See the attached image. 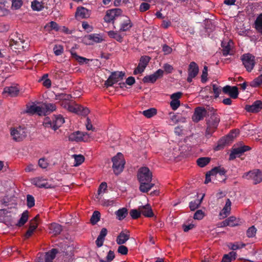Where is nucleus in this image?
<instances>
[{
    "instance_id": "obj_1",
    "label": "nucleus",
    "mask_w": 262,
    "mask_h": 262,
    "mask_svg": "<svg viewBox=\"0 0 262 262\" xmlns=\"http://www.w3.org/2000/svg\"><path fill=\"white\" fill-rule=\"evenodd\" d=\"M152 177L151 172L147 167H142L138 170L137 177L140 183L139 189L142 192H147L154 186L151 183Z\"/></svg>"
},
{
    "instance_id": "obj_2",
    "label": "nucleus",
    "mask_w": 262,
    "mask_h": 262,
    "mask_svg": "<svg viewBox=\"0 0 262 262\" xmlns=\"http://www.w3.org/2000/svg\"><path fill=\"white\" fill-rule=\"evenodd\" d=\"M209 116L210 117L206 120L207 128L205 133V136L208 138L211 136L217 128L220 121V118L216 113V110L212 107L210 111Z\"/></svg>"
},
{
    "instance_id": "obj_3",
    "label": "nucleus",
    "mask_w": 262,
    "mask_h": 262,
    "mask_svg": "<svg viewBox=\"0 0 262 262\" xmlns=\"http://www.w3.org/2000/svg\"><path fill=\"white\" fill-rule=\"evenodd\" d=\"M64 122V119L60 115H54L52 120L49 118H46L44 121V125L46 127L51 128L54 130L57 129Z\"/></svg>"
},
{
    "instance_id": "obj_4",
    "label": "nucleus",
    "mask_w": 262,
    "mask_h": 262,
    "mask_svg": "<svg viewBox=\"0 0 262 262\" xmlns=\"http://www.w3.org/2000/svg\"><path fill=\"white\" fill-rule=\"evenodd\" d=\"M113 168L116 174H119L122 171L125 164V160L123 155L121 152H118L112 158Z\"/></svg>"
},
{
    "instance_id": "obj_5",
    "label": "nucleus",
    "mask_w": 262,
    "mask_h": 262,
    "mask_svg": "<svg viewBox=\"0 0 262 262\" xmlns=\"http://www.w3.org/2000/svg\"><path fill=\"white\" fill-rule=\"evenodd\" d=\"M10 135L14 141L20 142L26 138L27 132L25 127L19 126L12 128L10 131Z\"/></svg>"
},
{
    "instance_id": "obj_6",
    "label": "nucleus",
    "mask_w": 262,
    "mask_h": 262,
    "mask_svg": "<svg viewBox=\"0 0 262 262\" xmlns=\"http://www.w3.org/2000/svg\"><path fill=\"white\" fill-rule=\"evenodd\" d=\"M211 107L207 106L206 108L198 106L196 107L192 117V119L194 122H198L203 120L206 116H209V113Z\"/></svg>"
},
{
    "instance_id": "obj_7",
    "label": "nucleus",
    "mask_w": 262,
    "mask_h": 262,
    "mask_svg": "<svg viewBox=\"0 0 262 262\" xmlns=\"http://www.w3.org/2000/svg\"><path fill=\"white\" fill-rule=\"evenodd\" d=\"M241 59L248 72H250L253 69L256 63L254 56L250 53L244 54L241 56Z\"/></svg>"
},
{
    "instance_id": "obj_8",
    "label": "nucleus",
    "mask_w": 262,
    "mask_h": 262,
    "mask_svg": "<svg viewBox=\"0 0 262 262\" xmlns=\"http://www.w3.org/2000/svg\"><path fill=\"white\" fill-rule=\"evenodd\" d=\"M243 178L248 180H252L253 184L256 185L262 182V171L259 169H254L245 173Z\"/></svg>"
},
{
    "instance_id": "obj_9",
    "label": "nucleus",
    "mask_w": 262,
    "mask_h": 262,
    "mask_svg": "<svg viewBox=\"0 0 262 262\" xmlns=\"http://www.w3.org/2000/svg\"><path fill=\"white\" fill-rule=\"evenodd\" d=\"M124 74V73L122 72H112L107 80L105 82V86L106 87L112 86L114 84L122 80Z\"/></svg>"
},
{
    "instance_id": "obj_10",
    "label": "nucleus",
    "mask_w": 262,
    "mask_h": 262,
    "mask_svg": "<svg viewBox=\"0 0 262 262\" xmlns=\"http://www.w3.org/2000/svg\"><path fill=\"white\" fill-rule=\"evenodd\" d=\"M89 135L86 133L77 131L71 134L69 136V139L71 141L86 142L89 139Z\"/></svg>"
},
{
    "instance_id": "obj_11",
    "label": "nucleus",
    "mask_w": 262,
    "mask_h": 262,
    "mask_svg": "<svg viewBox=\"0 0 262 262\" xmlns=\"http://www.w3.org/2000/svg\"><path fill=\"white\" fill-rule=\"evenodd\" d=\"M122 11L121 9L115 8L108 10L106 11L104 17V20L106 23H110L113 21L116 17L121 15Z\"/></svg>"
},
{
    "instance_id": "obj_12",
    "label": "nucleus",
    "mask_w": 262,
    "mask_h": 262,
    "mask_svg": "<svg viewBox=\"0 0 262 262\" xmlns=\"http://www.w3.org/2000/svg\"><path fill=\"white\" fill-rule=\"evenodd\" d=\"M164 71L161 69L158 70L154 74L145 76L142 81L144 83H154L156 80L163 77Z\"/></svg>"
},
{
    "instance_id": "obj_13",
    "label": "nucleus",
    "mask_w": 262,
    "mask_h": 262,
    "mask_svg": "<svg viewBox=\"0 0 262 262\" xmlns=\"http://www.w3.org/2000/svg\"><path fill=\"white\" fill-rule=\"evenodd\" d=\"M251 148L247 145H242L240 147L234 148L231 151L229 156V160H233L237 157H239L244 152L249 151Z\"/></svg>"
},
{
    "instance_id": "obj_14",
    "label": "nucleus",
    "mask_w": 262,
    "mask_h": 262,
    "mask_svg": "<svg viewBox=\"0 0 262 262\" xmlns=\"http://www.w3.org/2000/svg\"><path fill=\"white\" fill-rule=\"evenodd\" d=\"M150 58L147 56H143L140 58L138 67L135 69L134 74L137 75L144 72L145 68L148 64Z\"/></svg>"
},
{
    "instance_id": "obj_15",
    "label": "nucleus",
    "mask_w": 262,
    "mask_h": 262,
    "mask_svg": "<svg viewBox=\"0 0 262 262\" xmlns=\"http://www.w3.org/2000/svg\"><path fill=\"white\" fill-rule=\"evenodd\" d=\"M58 251L56 249H52L45 253H42L38 257L41 261L44 260L45 262H53V260L55 258L56 255Z\"/></svg>"
},
{
    "instance_id": "obj_16",
    "label": "nucleus",
    "mask_w": 262,
    "mask_h": 262,
    "mask_svg": "<svg viewBox=\"0 0 262 262\" xmlns=\"http://www.w3.org/2000/svg\"><path fill=\"white\" fill-rule=\"evenodd\" d=\"M262 109V102L260 100H256L252 105H247L245 110L249 113H256L259 112Z\"/></svg>"
},
{
    "instance_id": "obj_17",
    "label": "nucleus",
    "mask_w": 262,
    "mask_h": 262,
    "mask_svg": "<svg viewBox=\"0 0 262 262\" xmlns=\"http://www.w3.org/2000/svg\"><path fill=\"white\" fill-rule=\"evenodd\" d=\"M223 91L225 94H228L233 99H236L238 97V88L235 86L226 85L223 88Z\"/></svg>"
},
{
    "instance_id": "obj_18",
    "label": "nucleus",
    "mask_w": 262,
    "mask_h": 262,
    "mask_svg": "<svg viewBox=\"0 0 262 262\" xmlns=\"http://www.w3.org/2000/svg\"><path fill=\"white\" fill-rule=\"evenodd\" d=\"M130 237V232L127 230L122 231L118 235L116 239V243L118 245L125 244Z\"/></svg>"
},
{
    "instance_id": "obj_19",
    "label": "nucleus",
    "mask_w": 262,
    "mask_h": 262,
    "mask_svg": "<svg viewBox=\"0 0 262 262\" xmlns=\"http://www.w3.org/2000/svg\"><path fill=\"white\" fill-rule=\"evenodd\" d=\"M233 45V42L230 40L228 42L223 41L222 42V53L223 55L224 56H226L228 55H233V51L232 49V46Z\"/></svg>"
},
{
    "instance_id": "obj_20",
    "label": "nucleus",
    "mask_w": 262,
    "mask_h": 262,
    "mask_svg": "<svg viewBox=\"0 0 262 262\" xmlns=\"http://www.w3.org/2000/svg\"><path fill=\"white\" fill-rule=\"evenodd\" d=\"M133 26V24L132 23L129 18L127 16H125L124 19L120 25V32H126L129 31Z\"/></svg>"
},
{
    "instance_id": "obj_21",
    "label": "nucleus",
    "mask_w": 262,
    "mask_h": 262,
    "mask_svg": "<svg viewBox=\"0 0 262 262\" xmlns=\"http://www.w3.org/2000/svg\"><path fill=\"white\" fill-rule=\"evenodd\" d=\"M32 183L40 188H51V185L49 184L42 177H37L33 179Z\"/></svg>"
},
{
    "instance_id": "obj_22",
    "label": "nucleus",
    "mask_w": 262,
    "mask_h": 262,
    "mask_svg": "<svg viewBox=\"0 0 262 262\" xmlns=\"http://www.w3.org/2000/svg\"><path fill=\"white\" fill-rule=\"evenodd\" d=\"M27 112L31 114L37 113L39 115H45V111L43 110V104L41 106L35 104L31 105L28 108Z\"/></svg>"
},
{
    "instance_id": "obj_23",
    "label": "nucleus",
    "mask_w": 262,
    "mask_h": 262,
    "mask_svg": "<svg viewBox=\"0 0 262 262\" xmlns=\"http://www.w3.org/2000/svg\"><path fill=\"white\" fill-rule=\"evenodd\" d=\"M139 209L141 211V214L147 217H151L154 216V213L152 209L149 204L139 207Z\"/></svg>"
},
{
    "instance_id": "obj_24",
    "label": "nucleus",
    "mask_w": 262,
    "mask_h": 262,
    "mask_svg": "<svg viewBox=\"0 0 262 262\" xmlns=\"http://www.w3.org/2000/svg\"><path fill=\"white\" fill-rule=\"evenodd\" d=\"M19 90L16 86H7L4 88V93H7L11 97H16L18 95Z\"/></svg>"
},
{
    "instance_id": "obj_25",
    "label": "nucleus",
    "mask_w": 262,
    "mask_h": 262,
    "mask_svg": "<svg viewBox=\"0 0 262 262\" xmlns=\"http://www.w3.org/2000/svg\"><path fill=\"white\" fill-rule=\"evenodd\" d=\"M75 15L81 18H84L89 16L90 13L87 9L81 7L77 8Z\"/></svg>"
},
{
    "instance_id": "obj_26",
    "label": "nucleus",
    "mask_w": 262,
    "mask_h": 262,
    "mask_svg": "<svg viewBox=\"0 0 262 262\" xmlns=\"http://www.w3.org/2000/svg\"><path fill=\"white\" fill-rule=\"evenodd\" d=\"M50 232L56 235L59 234L62 229L61 225L57 223H52L49 226Z\"/></svg>"
},
{
    "instance_id": "obj_27",
    "label": "nucleus",
    "mask_w": 262,
    "mask_h": 262,
    "mask_svg": "<svg viewBox=\"0 0 262 262\" xmlns=\"http://www.w3.org/2000/svg\"><path fill=\"white\" fill-rule=\"evenodd\" d=\"M199 67L198 64L194 61L190 63L188 68V74L191 76H196L199 72Z\"/></svg>"
},
{
    "instance_id": "obj_28",
    "label": "nucleus",
    "mask_w": 262,
    "mask_h": 262,
    "mask_svg": "<svg viewBox=\"0 0 262 262\" xmlns=\"http://www.w3.org/2000/svg\"><path fill=\"white\" fill-rule=\"evenodd\" d=\"M239 130L238 129H234L232 130L230 132V133L225 137V139H222L221 141H224L223 143H227L232 141L234 138H235L237 135L239 134Z\"/></svg>"
},
{
    "instance_id": "obj_29",
    "label": "nucleus",
    "mask_w": 262,
    "mask_h": 262,
    "mask_svg": "<svg viewBox=\"0 0 262 262\" xmlns=\"http://www.w3.org/2000/svg\"><path fill=\"white\" fill-rule=\"evenodd\" d=\"M128 214V210L126 208H122L115 212L117 219L121 221L125 219Z\"/></svg>"
},
{
    "instance_id": "obj_30",
    "label": "nucleus",
    "mask_w": 262,
    "mask_h": 262,
    "mask_svg": "<svg viewBox=\"0 0 262 262\" xmlns=\"http://www.w3.org/2000/svg\"><path fill=\"white\" fill-rule=\"evenodd\" d=\"M231 202L230 199H227L226 202V204L223 208L222 212L220 213L221 215H224L223 217H226L229 213L231 210Z\"/></svg>"
},
{
    "instance_id": "obj_31",
    "label": "nucleus",
    "mask_w": 262,
    "mask_h": 262,
    "mask_svg": "<svg viewBox=\"0 0 262 262\" xmlns=\"http://www.w3.org/2000/svg\"><path fill=\"white\" fill-rule=\"evenodd\" d=\"M71 54L73 58H75L80 64L88 63L90 61L89 59L78 55L76 53L73 51H71Z\"/></svg>"
},
{
    "instance_id": "obj_32",
    "label": "nucleus",
    "mask_w": 262,
    "mask_h": 262,
    "mask_svg": "<svg viewBox=\"0 0 262 262\" xmlns=\"http://www.w3.org/2000/svg\"><path fill=\"white\" fill-rule=\"evenodd\" d=\"M43 110L45 111V115L55 111L56 108L55 104L50 103H43Z\"/></svg>"
},
{
    "instance_id": "obj_33",
    "label": "nucleus",
    "mask_w": 262,
    "mask_h": 262,
    "mask_svg": "<svg viewBox=\"0 0 262 262\" xmlns=\"http://www.w3.org/2000/svg\"><path fill=\"white\" fill-rule=\"evenodd\" d=\"M236 218L234 216H230L222 222L223 226L234 227L237 225V223H235Z\"/></svg>"
},
{
    "instance_id": "obj_34",
    "label": "nucleus",
    "mask_w": 262,
    "mask_h": 262,
    "mask_svg": "<svg viewBox=\"0 0 262 262\" xmlns=\"http://www.w3.org/2000/svg\"><path fill=\"white\" fill-rule=\"evenodd\" d=\"M254 24L255 28L257 32L262 34V13L257 16Z\"/></svg>"
},
{
    "instance_id": "obj_35",
    "label": "nucleus",
    "mask_w": 262,
    "mask_h": 262,
    "mask_svg": "<svg viewBox=\"0 0 262 262\" xmlns=\"http://www.w3.org/2000/svg\"><path fill=\"white\" fill-rule=\"evenodd\" d=\"M205 194L200 200H196L189 203V208L191 211H194L200 206Z\"/></svg>"
},
{
    "instance_id": "obj_36",
    "label": "nucleus",
    "mask_w": 262,
    "mask_h": 262,
    "mask_svg": "<svg viewBox=\"0 0 262 262\" xmlns=\"http://www.w3.org/2000/svg\"><path fill=\"white\" fill-rule=\"evenodd\" d=\"M107 34L110 37L116 39L117 41L120 42H122L123 37L118 32L110 31L108 32Z\"/></svg>"
},
{
    "instance_id": "obj_37",
    "label": "nucleus",
    "mask_w": 262,
    "mask_h": 262,
    "mask_svg": "<svg viewBox=\"0 0 262 262\" xmlns=\"http://www.w3.org/2000/svg\"><path fill=\"white\" fill-rule=\"evenodd\" d=\"M28 211H24L22 214L19 220L18 223H17L16 225L21 227L23 226L28 221Z\"/></svg>"
},
{
    "instance_id": "obj_38",
    "label": "nucleus",
    "mask_w": 262,
    "mask_h": 262,
    "mask_svg": "<svg viewBox=\"0 0 262 262\" xmlns=\"http://www.w3.org/2000/svg\"><path fill=\"white\" fill-rule=\"evenodd\" d=\"M210 161V158L209 157H202L197 160L198 165L201 167H203L207 165Z\"/></svg>"
},
{
    "instance_id": "obj_39",
    "label": "nucleus",
    "mask_w": 262,
    "mask_h": 262,
    "mask_svg": "<svg viewBox=\"0 0 262 262\" xmlns=\"http://www.w3.org/2000/svg\"><path fill=\"white\" fill-rule=\"evenodd\" d=\"M86 38L88 39L92 40L96 43L101 42L103 40V39L100 36V35L98 34H92L89 35Z\"/></svg>"
},
{
    "instance_id": "obj_40",
    "label": "nucleus",
    "mask_w": 262,
    "mask_h": 262,
    "mask_svg": "<svg viewBox=\"0 0 262 262\" xmlns=\"http://www.w3.org/2000/svg\"><path fill=\"white\" fill-rule=\"evenodd\" d=\"M81 108L80 106H78L73 102H71L67 109L70 112L79 114V112L80 111Z\"/></svg>"
},
{
    "instance_id": "obj_41",
    "label": "nucleus",
    "mask_w": 262,
    "mask_h": 262,
    "mask_svg": "<svg viewBox=\"0 0 262 262\" xmlns=\"http://www.w3.org/2000/svg\"><path fill=\"white\" fill-rule=\"evenodd\" d=\"M31 7L33 10L39 11L43 8V6L42 3L35 0L32 2Z\"/></svg>"
},
{
    "instance_id": "obj_42",
    "label": "nucleus",
    "mask_w": 262,
    "mask_h": 262,
    "mask_svg": "<svg viewBox=\"0 0 262 262\" xmlns=\"http://www.w3.org/2000/svg\"><path fill=\"white\" fill-rule=\"evenodd\" d=\"M142 114L146 117L149 118L157 114V110L155 108H150L147 110L144 111Z\"/></svg>"
},
{
    "instance_id": "obj_43",
    "label": "nucleus",
    "mask_w": 262,
    "mask_h": 262,
    "mask_svg": "<svg viewBox=\"0 0 262 262\" xmlns=\"http://www.w3.org/2000/svg\"><path fill=\"white\" fill-rule=\"evenodd\" d=\"M100 212L98 211H95L91 217V223L93 225H95L100 220Z\"/></svg>"
},
{
    "instance_id": "obj_44",
    "label": "nucleus",
    "mask_w": 262,
    "mask_h": 262,
    "mask_svg": "<svg viewBox=\"0 0 262 262\" xmlns=\"http://www.w3.org/2000/svg\"><path fill=\"white\" fill-rule=\"evenodd\" d=\"M74 157L75 163L74 164V166H78L81 164L84 161V157L81 155H73Z\"/></svg>"
},
{
    "instance_id": "obj_45",
    "label": "nucleus",
    "mask_w": 262,
    "mask_h": 262,
    "mask_svg": "<svg viewBox=\"0 0 262 262\" xmlns=\"http://www.w3.org/2000/svg\"><path fill=\"white\" fill-rule=\"evenodd\" d=\"M24 42V41L23 40H21L20 39H19V40H14V39H10L9 41V45L10 46H12L13 45H16L17 47H16V49H20V47H21L23 48H24V46L23 45V43Z\"/></svg>"
},
{
    "instance_id": "obj_46",
    "label": "nucleus",
    "mask_w": 262,
    "mask_h": 262,
    "mask_svg": "<svg viewBox=\"0 0 262 262\" xmlns=\"http://www.w3.org/2000/svg\"><path fill=\"white\" fill-rule=\"evenodd\" d=\"M53 51L55 55L59 56L63 52V46L59 45H56L53 48Z\"/></svg>"
},
{
    "instance_id": "obj_47",
    "label": "nucleus",
    "mask_w": 262,
    "mask_h": 262,
    "mask_svg": "<svg viewBox=\"0 0 262 262\" xmlns=\"http://www.w3.org/2000/svg\"><path fill=\"white\" fill-rule=\"evenodd\" d=\"M129 214L133 219H137L141 215V211L138 209H132L129 211Z\"/></svg>"
},
{
    "instance_id": "obj_48",
    "label": "nucleus",
    "mask_w": 262,
    "mask_h": 262,
    "mask_svg": "<svg viewBox=\"0 0 262 262\" xmlns=\"http://www.w3.org/2000/svg\"><path fill=\"white\" fill-rule=\"evenodd\" d=\"M27 205L29 208H31L35 205V200L34 197L30 194L27 195Z\"/></svg>"
},
{
    "instance_id": "obj_49",
    "label": "nucleus",
    "mask_w": 262,
    "mask_h": 262,
    "mask_svg": "<svg viewBox=\"0 0 262 262\" xmlns=\"http://www.w3.org/2000/svg\"><path fill=\"white\" fill-rule=\"evenodd\" d=\"M245 246V244L243 243H230L229 247L232 250H236L237 249H239L242 248Z\"/></svg>"
},
{
    "instance_id": "obj_50",
    "label": "nucleus",
    "mask_w": 262,
    "mask_h": 262,
    "mask_svg": "<svg viewBox=\"0 0 262 262\" xmlns=\"http://www.w3.org/2000/svg\"><path fill=\"white\" fill-rule=\"evenodd\" d=\"M45 28H50L51 30H54L55 31H58L59 29L58 24L53 21L47 24L45 26Z\"/></svg>"
},
{
    "instance_id": "obj_51",
    "label": "nucleus",
    "mask_w": 262,
    "mask_h": 262,
    "mask_svg": "<svg viewBox=\"0 0 262 262\" xmlns=\"http://www.w3.org/2000/svg\"><path fill=\"white\" fill-rule=\"evenodd\" d=\"M256 232V229L254 226L248 228L247 231V235L248 237H252L255 236Z\"/></svg>"
},
{
    "instance_id": "obj_52",
    "label": "nucleus",
    "mask_w": 262,
    "mask_h": 262,
    "mask_svg": "<svg viewBox=\"0 0 262 262\" xmlns=\"http://www.w3.org/2000/svg\"><path fill=\"white\" fill-rule=\"evenodd\" d=\"M57 100H61L62 101L66 100L69 101L70 99L72 98L70 95H67L65 94H60L58 95H56Z\"/></svg>"
},
{
    "instance_id": "obj_53",
    "label": "nucleus",
    "mask_w": 262,
    "mask_h": 262,
    "mask_svg": "<svg viewBox=\"0 0 262 262\" xmlns=\"http://www.w3.org/2000/svg\"><path fill=\"white\" fill-rule=\"evenodd\" d=\"M262 84V74L254 79L252 82L251 85L252 86H257Z\"/></svg>"
},
{
    "instance_id": "obj_54",
    "label": "nucleus",
    "mask_w": 262,
    "mask_h": 262,
    "mask_svg": "<svg viewBox=\"0 0 262 262\" xmlns=\"http://www.w3.org/2000/svg\"><path fill=\"white\" fill-rule=\"evenodd\" d=\"M208 68L207 66H204L203 71L202 74L201 76V81L202 82L204 83L207 81V78L208 75Z\"/></svg>"
},
{
    "instance_id": "obj_55",
    "label": "nucleus",
    "mask_w": 262,
    "mask_h": 262,
    "mask_svg": "<svg viewBox=\"0 0 262 262\" xmlns=\"http://www.w3.org/2000/svg\"><path fill=\"white\" fill-rule=\"evenodd\" d=\"M120 245L117 250L118 252L122 255H126L128 253L127 248L122 245Z\"/></svg>"
},
{
    "instance_id": "obj_56",
    "label": "nucleus",
    "mask_w": 262,
    "mask_h": 262,
    "mask_svg": "<svg viewBox=\"0 0 262 262\" xmlns=\"http://www.w3.org/2000/svg\"><path fill=\"white\" fill-rule=\"evenodd\" d=\"M204 216V213L201 210H197L194 214L193 218L195 220H202Z\"/></svg>"
},
{
    "instance_id": "obj_57",
    "label": "nucleus",
    "mask_w": 262,
    "mask_h": 262,
    "mask_svg": "<svg viewBox=\"0 0 262 262\" xmlns=\"http://www.w3.org/2000/svg\"><path fill=\"white\" fill-rule=\"evenodd\" d=\"M213 92L214 94V96L217 98L219 96L221 92V89L220 87L217 86L215 84H212Z\"/></svg>"
},
{
    "instance_id": "obj_58",
    "label": "nucleus",
    "mask_w": 262,
    "mask_h": 262,
    "mask_svg": "<svg viewBox=\"0 0 262 262\" xmlns=\"http://www.w3.org/2000/svg\"><path fill=\"white\" fill-rule=\"evenodd\" d=\"M180 101L176 99L172 100L170 103V106L173 110H176L180 106Z\"/></svg>"
},
{
    "instance_id": "obj_59",
    "label": "nucleus",
    "mask_w": 262,
    "mask_h": 262,
    "mask_svg": "<svg viewBox=\"0 0 262 262\" xmlns=\"http://www.w3.org/2000/svg\"><path fill=\"white\" fill-rule=\"evenodd\" d=\"M38 165L42 168H46L48 166V163L45 158H41L38 160Z\"/></svg>"
},
{
    "instance_id": "obj_60",
    "label": "nucleus",
    "mask_w": 262,
    "mask_h": 262,
    "mask_svg": "<svg viewBox=\"0 0 262 262\" xmlns=\"http://www.w3.org/2000/svg\"><path fill=\"white\" fill-rule=\"evenodd\" d=\"M36 228H34L33 226H30L28 230L26 232L25 237L26 238H28L30 237L33 234V232Z\"/></svg>"
},
{
    "instance_id": "obj_61",
    "label": "nucleus",
    "mask_w": 262,
    "mask_h": 262,
    "mask_svg": "<svg viewBox=\"0 0 262 262\" xmlns=\"http://www.w3.org/2000/svg\"><path fill=\"white\" fill-rule=\"evenodd\" d=\"M115 256L114 252L113 251L110 250L106 257V260L105 261L106 262H111L114 259Z\"/></svg>"
},
{
    "instance_id": "obj_62",
    "label": "nucleus",
    "mask_w": 262,
    "mask_h": 262,
    "mask_svg": "<svg viewBox=\"0 0 262 262\" xmlns=\"http://www.w3.org/2000/svg\"><path fill=\"white\" fill-rule=\"evenodd\" d=\"M150 8V5L147 3H142L141 4L139 10L141 12H145Z\"/></svg>"
},
{
    "instance_id": "obj_63",
    "label": "nucleus",
    "mask_w": 262,
    "mask_h": 262,
    "mask_svg": "<svg viewBox=\"0 0 262 262\" xmlns=\"http://www.w3.org/2000/svg\"><path fill=\"white\" fill-rule=\"evenodd\" d=\"M23 4L22 0H12V5L16 9H19Z\"/></svg>"
},
{
    "instance_id": "obj_64",
    "label": "nucleus",
    "mask_w": 262,
    "mask_h": 262,
    "mask_svg": "<svg viewBox=\"0 0 262 262\" xmlns=\"http://www.w3.org/2000/svg\"><path fill=\"white\" fill-rule=\"evenodd\" d=\"M163 68L164 70V71L168 74L172 73L173 70L172 66L168 63L164 64Z\"/></svg>"
}]
</instances>
